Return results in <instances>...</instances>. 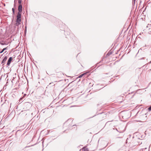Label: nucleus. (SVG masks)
Instances as JSON below:
<instances>
[{
  "label": "nucleus",
  "instance_id": "nucleus-1",
  "mask_svg": "<svg viewBox=\"0 0 151 151\" xmlns=\"http://www.w3.org/2000/svg\"><path fill=\"white\" fill-rule=\"evenodd\" d=\"M21 21V14L19 12H18L17 15V19L16 20V25L17 26L18 25L20 24Z\"/></svg>",
  "mask_w": 151,
  "mask_h": 151
},
{
  "label": "nucleus",
  "instance_id": "nucleus-2",
  "mask_svg": "<svg viewBox=\"0 0 151 151\" xmlns=\"http://www.w3.org/2000/svg\"><path fill=\"white\" fill-rule=\"evenodd\" d=\"M32 104L30 102H27L24 104V109L26 110H29L32 107Z\"/></svg>",
  "mask_w": 151,
  "mask_h": 151
},
{
  "label": "nucleus",
  "instance_id": "nucleus-3",
  "mask_svg": "<svg viewBox=\"0 0 151 151\" xmlns=\"http://www.w3.org/2000/svg\"><path fill=\"white\" fill-rule=\"evenodd\" d=\"M13 59V58H12V57H10L9 58L8 61V62H7V65H9L11 62V61H12V60Z\"/></svg>",
  "mask_w": 151,
  "mask_h": 151
},
{
  "label": "nucleus",
  "instance_id": "nucleus-4",
  "mask_svg": "<svg viewBox=\"0 0 151 151\" xmlns=\"http://www.w3.org/2000/svg\"><path fill=\"white\" fill-rule=\"evenodd\" d=\"M22 10V6L21 4L19 5L18 7V11L19 12H21Z\"/></svg>",
  "mask_w": 151,
  "mask_h": 151
},
{
  "label": "nucleus",
  "instance_id": "nucleus-5",
  "mask_svg": "<svg viewBox=\"0 0 151 151\" xmlns=\"http://www.w3.org/2000/svg\"><path fill=\"white\" fill-rule=\"evenodd\" d=\"M7 59V57L6 56H5L1 62V63L2 64V65H4V63H5V62L6 61Z\"/></svg>",
  "mask_w": 151,
  "mask_h": 151
},
{
  "label": "nucleus",
  "instance_id": "nucleus-6",
  "mask_svg": "<svg viewBox=\"0 0 151 151\" xmlns=\"http://www.w3.org/2000/svg\"><path fill=\"white\" fill-rule=\"evenodd\" d=\"M80 151H88V149L86 147H84L80 150Z\"/></svg>",
  "mask_w": 151,
  "mask_h": 151
},
{
  "label": "nucleus",
  "instance_id": "nucleus-7",
  "mask_svg": "<svg viewBox=\"0 0 151 151\" xmlns=\"http://www.w3.org/2000/svg\"><path fill=\"white\" fill-rule=\"evenodd\" d=\"M89 72V71L88 72H86L85 73H84L83 74H82L81 75H80L79 76H78V78H81L84 75H86V74H87V73H88Z\"/></svg>",
  "mask_w": 151,
  "mask_h": 151
},
{
  "label": "nucleus",
  "instance_id": "nucleus-8",
  "mask_svg": "<svg viewBox=\"0 0 151 151\" xmlns=\"http://www.w3.org/2000/svg\"><path fill=\"white\" fill-rule=\"evenodd\" d=\"M26 95V94H24L23 97H22V98H21L20 99H19V101H22V99L24 98V96H25Z\"/></svg>",
  "mask_w": 151,
  "mask_h": 151
},
{
  "label": "nucleus",
  "instance_id": "nucleus-9",
  "mask_svg": "<svg viewBox=\"0 0 151 151\" xmlns=\"http://www.w3.org/2000/svg\"><path fill=\"white\" fill-rule=\"evenodd\" d=\"M7 47H6V48H4V49H3L2 50V51H1V52H0V53H2L4 51V50H6L7 49Z\"/></svg>",
  "mask_w": 151,
  "mask_h": 151
},
{
  "label": "nucleus",
  "instance_id": "nucleus-10",
  "mask_svg": "<svg viewBox=\"0 0 151 151\" xmlns=\"http://www.w3.org/2000/svg\"><path fill=\"white\" fill-rule=\"evenodd\" d=\"M21 2H22V1L21 0H19L18 3L19 4V5L21 4Z\"/></svg>",
  "mask_w": 151,
  "mask_h": 151
},
{
  "label": "nucleus",
  "instance_id": "nucleus-11",
  "mask_svg": "<svg viewBox=\"0 0 151 151\" xmlns=\"http://www.w3.org/2000/svg\"><path fill=\"white\" fill-rule=\"evenodd\" d=\"M148 109L149 111H151V106H150L148 108Z\"/></svg>",
  "mask_w": 151,
  "mask_h": 151
},
{
  "label": "nucleus",
  "instance_id": "nucleus-12",
  "mask_svg": "<svg viewBox=\"0 0 151 151\" xmlns=\"http://www.w3.org/2000/svg\"><path fill=\"white\" fill-rule=\"evenodd\" d=\"M12 11H13V12L14 14V9L13 8L12 9Z\"/></svg>",
  "mask_w": 151,
  "mask_h": 151
},
{
  "label": "nucleus",
  "instance_id": "nucleus-13",
  "mask_svg": "<svg viewBox=\"0 0 151 151\" xmlns=\"http://www.w3.org/2000/svg\"><path fill=\"white\" fill-rule=\"evenodd\" d=\"M117 138H122V137H117Z\"/></svg>",
  "mask_w": 151,
  "mask_h": 151
},
{
  "label": "nucleus",
  "instance_id": "nucleus-14",
  "mask_svg": "<svg viewBox=\"0 0 151 151\" xmlns=\"http://www.w3.org/2000/svg\"><path fill=\"white\" fill-rule=\"evenodd\" d=\"M147 149V147H145L144 148L142 149Z\"/></svg>",
  "mask_w": 151,
  "mask_h": 151
},
{
  "label": "nucleus",
  "instance_id": "nucleus-15",
  "mask_svg": "<svg viewBox=\"0 0 151 151\" xmlns=\"http://www.w3.org/2000/svg\"><path fill=\"white\" fill-rule=\"evenodd\" d=\"M13 81H14V80H13V79H12V83H13Z\"/></svg>",
  "mask_w": 151,
  "mask_h": 151
},
{
  "label": "nucleus",
  "instance_id": "nucleus-16",
  "mask_svg": "<svg viewBox=\"0 0 151 151\" xmlns=\"http://www.w3.org/2000/svg\"><path fill=\"white\" fill-rule=\"evenodd\" d=\"M133 0L134 1V2H135L136 0Z\"/></svg>",
  "mask_w": 151,
  "mask_h": 151
},
{
  "label": "nucleus",
  "instance_id": "nucleus-17",
  "mask_svg": "<svg viewBox=\"0 0 151 151\" xmlns=\"http://www.w3.org/2000/svg\"><path fill=\"white\" fill-rule=\"evenodd\" d=\"M25 66H24V68L25 69Z\"/></svg>",
  "mask_w": 151,
  "mask_h": 151
}]
</instances>
